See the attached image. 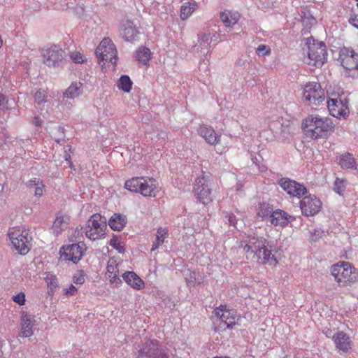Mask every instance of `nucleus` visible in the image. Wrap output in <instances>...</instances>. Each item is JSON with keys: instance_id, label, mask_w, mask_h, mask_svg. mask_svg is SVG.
<instances>
[{"instance_id": "17", "label": "nucleus", "mask_w": 358, "mask_h": 358, "mask_svg": "<svg viewBox=\"0 0 358 358\" xmlns=\"http://www.w3.org/2000/svg\"><path fill=\"white\" fill-rule=\"evenodd\" d=\"M342 66L347 70H358V53L350 48H343L340 52Z\"/></svg>"}, {"instance_id": "15", "label": "nucleus", "mask_w": 358, "mask_h": 358, "mask_svg": "<svg viewBox=\"0 0 358 358\" xmlns=\"http://www.w3.org/2000/svg\"><path fill=\"white\" fill-rule=\"evenodd\" d=\"M278 184L290 196L301 198L307 192L304 185L289 178H282L278 180Z\"/></svg>"}, {"instance_id": "48", "label": "nucleus", "mask_w": 358, "mask_h": 358, "mask_svg": "<svg viewBox=\"0 0 358 358\" xmlns=\"http://www.w3.org/2000/svg\"><path fill=\"white\" fill-rule=\"evenodd\" d=\"M323 234V231L320 229H315L313 232H311V241L315 242L318 241L322 236Z\"/></svg>"}, {"instance_id": "25", "label": "nucleus", "mask_w": 358, "mask_h": 358, "mask_svg": "<svg viewBox=\"0 0 358 358\" xmlns=\"http://www.w3.org/2000/svg\"><path fill=\"white\" fill-rule=\"evenodd\" d=\"M273 245L267 241L266 246L262 249L261 257H255V260H262L263 264H268L270 265L275 264L277 263L276 259L273 253Z\"/></svg>"}, {"instance_id": "21", "label": "nucleus", "mask_w": 358, "mask_h": 358, "mask_svg": "<svg viewBox=\"0 0 358 358\" xmlns=\"http://www.w3.org/2000/svg\"><path fill=\"white\" fill-rule=\"evenodd\" d=\"M198 133L210 145H215L220 141V136L211 127L201 125L198 130Z\"/></svg>"}, {"instance_id": "27", "label": "nucleus", "mask_w": 358, "mask_h": 358, "mask_svg": "<svg viewBox=\"0 0 358 358\" xmlns=\"http://www.w3.org/2000/svg\"><path fill=\"white\" fill-rule=\"evenodd\" d=\"M69 217L58 213L52 225L53 233L57 236L68 227Z\"/></svg>"}, {"instance_id": "11", "label": "nucleus", "mask_w": 358, "mask_h": 358, "mask_svg": "<svg viewBox=\"0 0 358 358\" xmlns=\"http://www.w3.org/2000/svg\"><path fill=\"white\" fill-rule=\"evenodd\" d=\"M136 358H168V355L159 348L157 340H148L138 350Z\"/></svg>"}, {"instance_id": "42", "label": "nucleus", "mask_w": 358, "mask_h": 358, "mask_svg": "<svg viewBox=\"0 0 358 358\" xmlns=\"http://www.w3.org/2000/svg\"><path fill=\"white\" fill-rule=\"evenodd\" d=\"M1 98V110H8L12 108V103H14L13 99H8L5 95L0 94Z\"/></svg>"}, {"instance_id": "54", "label": "nucleus", "mask_w": 358, "mask_h": 358, "mask_svg": "<svg viewBox=\"0 0 358 358\" xmlns=\"http://www.w3.org/2000/svg\"><path fill=\"white\" fill-rule=\"evenodd\" d=\"M116 242L117 241L114 238L111 239L110 241V245L113 247V248H117V250H119V248L117 247H116Z\"/></svg>"}, {"instance_id": "20", "label": "nucleus", "mask_w": 358, "mask_h": 358, "mask_svg": "<svg viewBox=\"0 0 358 358\" xmlns=\"http://www.w3.org/2000/svg\"><path fill=\"white\" fill-rule=\"evenodd\" d=\"M34 316L23 312L21 315V330L19 334L20 337H30L33 334Z\"/></svg>"}, {"instance_id": "3", "label": "nucleus", "mask_w": 358, "mask_h": 358, "mask_svg": "<svg viewBox=\"0 0 358 358\" xmlns=\"http://www.w3.org/2000/svg\"><path fill=\"white\" fill-rule=\"evenodd\" d=\"M331 273L340 286H348L358 282V269L349 262H340L334 264Z\"/></svg>"}, {"instance_id": "39", "label": "nucleus", "mask_w": 358, "mask_h": 358, "mask_svg": "<svg viewBox=\"0 0 358 358\" xmlns=\"http://www.w3.org/2000/svg\"><path fill=\"white\" fill-rule=\"evenodd\" d=\"M195 4L191 6L189 3H185L180 9V18L182 20H186L194 10Z\"/></svg>"}, {"instance_id": "26", "label": "nucleus", "mask_w": 358, "mask_h": 358, "mask_svg": "<svg viewBox=\"0 0 358 358\" xmlns=\"http://www.w3.org/2000/svg\"><path fill=\"white\" fill-rule=\"evenodd\" d=\"M338 160L343 169H357V161L352 153L344 152L339 155Z\"/></svg>"}, {"instance_id": "50", "label": "nucleus", "mask_w": 358, "mask_h": 358, "mask_svg": "<svg viewBox=\"0 0 358 358\" xmlns=\"http://www.w3.org/2000/svg\"><path fill=\"white\" fill-rule=\"evenodd\" d=\"M77 290H78L77 288L74 285H71L68 288L64 289V291H65L64 294L66 295L71 296V295L75 294L76 293Z\"/></svg>"}, {"instance_id": "43", "label": "nucleus", "mask_w": 358, "mask_h": 358, "mask_svg": "<svg viewBox=\"0 0 358 358\" xmlns=\"http://www.w3.org/2000/svg\"><path fill=\"white\" fill-rule=\"evenodd\" d=\"M256 53L258 56L268 55L271 54V49L268 45L261 44L256 48Z\"/></svg>"}, {"instance_id": "28", "label": "nucleus", "mask_w": 358, "mask_h": 358, "mask_svg": "<svg viewBox=\"0 0 358 358\" xmlns=\"http://www.w3.org/2000/svg\"><path fill=\"white\" fill-rule=\"evenodd\" d=\"M83 84L80 82H74L65 90L64 98L74 99L83 94Z\"/></svg>"}, {"instance_id": "18", "label": "nucleus", "mask_w": 358, "mask_h": 358, "mask_svg": "<svg viewBox=\"0 0 358 358\" xmlns=\"http://www.w3.org/2000/svg\"><path fill=\"white\" fill-rule=\"evenodd\" d=\"M295 220V217L288 215L285 211L277 209L270 215L269 222L271 224L277 227H286L289 222Z\"/></svg>"}, {"instance_id": "49", "label": "nucleus", "mask_w": 358, "mask_h": 358, "mask_svg": "<svg viewBox=\"0 0 358 358\" xmlns=\"http://www.w3.org/2000/svg\"><path fill=\"white\" fill-rule=\"evenodd\" d=\"M348 21L350 24L358 29V15H351Z\"/></svg>"}, {"instance_id": "13", "label": "nucleus", "mask_w": 358, "mask_h": 358, "mask_svg": "<svg viewBox=\"0 0 358 358\" xmlns=\"http://www.w3.org/2000/svg\"><path fill=\"white\" fill-rule=\"evenodd\" d=\"M327 107L330 114L336 117L345 118L348 116V100L347 98H332L327 101Z\"/></svg>"}, {"instance_id": "1", "label": "nucleus", "mask_w": 358, "mask_h": 358, "mask_svg": "<svg viewBox=\"0 0 358 358\" xmlns=\"http://www.w3.org/2000/svg\"><path fill=\"white\" fill-rule=\"evenodd\" d=\"M302 128L304 134L311 139L325 138L329 131L334 129L331 119L318 115H311L303 120Z\"/></svg>"}, {"instance_id": "8", "label": "nucleus", "mask_w": 358, "mask_h": 358, "mask_svg": "<svg viewBox=\"0 0 358 358\" xmlns=\"http://www.w3.org/2000/svg\"><path fill=\"white\" fill-rule=\"evenodd\" d=\"M215 316L219 319L220 324L215 327V331L231 329L236 324L239 319L236 310L227 308L226 306H220L214 310Z\"/></svg>"}, {"instance_id": "33", "label": "nucleus", "mask_w": 358, "mask_h": 358, "mask_svg": "<svg viewBox=\"0 0 358 358\" xmlns=\"http://www.w3.org/2000/svg\"><path fill=\"white\" fill-rule=\"evenodd\" d=\"M143 178V177H135L127 180L124 184L125 189L132 192L139 193L140 187L142 186Z\"/></svg>"}, {"instance_id": "10", "label": "nucleus", "mask_w": 358, "mask_h": 358, "mask_svg": "<svg viewBox=\"0 0 358 358\" xmlns=\"http://www.w3.org/2000/svg\"><path fill=\"white\" fill-rule=\"evenodd\" d=\"M97 58L115 64L117 62V50L114 43L108 38H103L95 50Z\"/></svg>"}, {"instance_id": "9", "label": "nucleus", "mask_w": 358, "mask_h": 358, "mask_svg": "<svg viewBox=\"0 0 358 358\" xmlns=\"http://www.w3.org/2000/svg\"><path fill=\"white\" fill-rule=\"evenodd\" d=\"M302 99L303 101L308 102L310 105L319 106L324 101V91L318 83H307L303 88Z\"/></svg>"}, {"instance_id": "16", "label": "nucleus", "mask_w": 358, "mask_h": 358, "mask_svg": "<svg viewBox=\"0 0 358 358\" xmlns=\"http://www.w3.org/2000/svg\"><path fill=\"white\" fill-rule=\"evenodd\" d=\"M322 203L314 195L304 196L300 202V208L302 213L306 216H313L319 213Z\"/></svg>"}, {"instance_id": "5", "label": "nucleus", "mask_w": 358, "mask_h": 358, "mask_svg": "<svg viewBox=\"0 0 358 358\" xmlns=\"http://www.w3.org/2000/svg\"><path fill=\"white\" fill-rule=\"evenodd\" d=\"M106 219L100 214L96 213L87 220L84 232L90 240L95 241L104 237L106 229Z\"/></svg>"}, {"instance_id": "7", "label": "nucleus", "mask_w": 358, "mask_h": 358, "mask_svg": "<svg viewBox=\"0 0 358 358\" xmlns=\"http://www.w3.org/2000/svg\"><path fill=\"white\" fill-rule=\"evenodd\" d=\"M43 63L50 68H63L66 64V54L59 45H52L42 50Z\"/></svg>"}, {"instance_id": "34", "label": "nucleus", "mask_w": 358, "mask_h": 358, "mask_svg": "<svg viewBox=\"0 0 358 358\" xmlns=\"http://www.w3.org/2000/svg\"><path fill=\"white\" fill-rule=\"evenodd\" d=\"M167 230L164 228L159 227L157 229L156 234V240L152 245L151 250H156L160 245H162L167 236Z\"/></svg>"}, {"instance_id": "52", "label": "nucleus", "mask_w": 358, "mask_h": 358, "mask_svg": "<svg viewBox=\"0 0 358 358\" xmlns=\"http://www.w3.org/2000/svg\"><path fill=\"white\" fill-rule=\"evenodd\" d=\"M64 157L65 159V160L68 162V164H69L70 167L71 169L73 168V164L71 162V155L66 152L65 151L64 152Z\"/></svg>"}, {"instance_id": "32", "label": "nucleus", "mask_w": 358, "mask_h": 358, "mask_svg": "<svg viewBox=\"0 0 358 358\" xmlns=\"http://www.w3.org/2000/svg\"><path fill=\"white\" fill-rule=\"evenodd\" d=\"M48 94V91L43 89H39L34 92V102L36 104V108L38 110H42V106L49 102Z\"/></svg>"}, {"instance_id": "14", "label": "nucleus", "mask_w": 358, "mask_h": 358, "mask_svg": "<svg viewBox=\"0 0 358 358\" xmlns=\"http://www.w3.org/2000/svg\"><path fill=\"white\" fill-rule=\"evenodd\" d=\"M194 192L197 199L203 204H208L212 201L211 188L209 182L203 176L196 180Z\"/></svg>"}, {"instance_id": "35", "label": "nucleus", "mask_w": 358, "mask_h": 358, "mask_svg": "<svg viewBox=\"0 0 358 358\" xmlns=\"http://www.w3.org/2000/svg\"><path fill=\"white\" fill-rule=\"evenodd\" d=\"M150 53L149 48L146 47H140L136 52V59L143 64H146L150 59Z\"/></svg>"}, {"instance_id": "38", "label": "nucleus", "mask_w": 358, "mask_h": 358, "mask_svg": "<svg viewBox=\"0 0 358 358\" xmlns=\"http://www.w3.org/2000/svg\"><path fill=\"white\" fill-rule=\"evenodd\" d=\"M347 183L346 180L336 178L334 182V190L339 195H343L345 191Z\"/></svg>"}, {"instance_id": "56", "label": "nucleus", "mask_w": 358, "mask_h": 358, "mask_svg": "<svg viewBox=\"0 0 358 358\" xmlns=\"http://www.w3.org/2000/svg\"><path fill=\"white\" fill-rule=\"evenodd\" d=\"M357 6H358V1H357Z\"/></svg>"}, {"instance_id": "30", "label": "nucleus", "mask_w": 358, "mask_h": 358, "mask_svg": "<svg viewBox=\"0 0 358 358\" xmlns=\"http://www.w3.org/2000/svg\"><path fill=\"white\" fill-rule=\"evenodd\" d=\"M26 186L34 190L35 196H41L43 194L45 185L40 178H34L26 182Z\"/></svg>"}, {"instance_id": "51", "label": "nucleus", "mask_w": 358, "mask_h": 358, "mask_svg": "<svg viewBox=\"0 0 358 358\" xmlns=\"http://www.w3.org/2000/svg\"><path fill=\"white\" fill-rule=\"evenodd\" d=\"M113 272H119L117 265L113 266L111 264H108L107 266V272L106 273H113Z\"/></svg>"}, {"instance_id": "37", "label": "nucleus", "mask_w": 358, "mask_h": 358, "mask_svg": "<svg viewBox=\"0 0 358 358\" xmlns=\"http://www.w3.org/2000/svg\"><path fill=\"white\" fill-rule=\"evenodd\" d=\"M273 211L272 207L268 203H263L259 204L257 215L264 220L268 219L269 220L270 215Z\"/></svg>"}, {"instance_id": "40", "label": "nucleus", "mask_w": 358, "mask_h": 358, "mask_svg": "<svg viewBox=\"0 0 358 358\" xmlns=\"http://www.w3.org/2000/svg\"><path fill=\"white\" fill-rule=\"evenodd\" d=\"M224 222L227 224H229V226H232L235 229H238V220H237L235 217V215L232 213L224 212Z\"/></svg>"}, {"instance_id": "4", "label": "nucleus", "mask_w": 358, "mask_h": 358, "mask_svg": "<svg viewBox=\"0 0 358 358\" xmlns=\"http://www.w3.org/2000/svg\"><path fill=\"white\" fill-rule=\"evenodd\" d=\"M8 235L13 248L19 254L24 255L29 252L32 238L29 236L28 229L13 227L9 229Z\"/></svg>"}, {"instance_id": "55", "label": "nucleus", "mask_w": 358, "mask_h": 358, "mask_svg": "<svg viewBox=\"0 0 358 358\" xmlns=\"http://www.w3.org/2000/svg\"><path fill=\"white\" fill-rule=\"evenodd\" d=\"M64 141V138H58V139H55V141L57 143H61L62 141Z\"/></svg>"}, {"instance_id": "36", "label": "nucleus", "mask_w": 358, "mask_h": 358, "mask_svg": "<svg viewBox=\"0 0 358 358\" xmlns=\"http://www.w3.org/2000/svg\"><path fill=\"white\" fill-rule=\"evenodd\" d=\"M132 81L127 75L121 76L118 80L117 87L125 92H129L131 90Z\"/></svg>"}, {"instance_id": "31", "label": "nucleus", "mask_w": 358, "mask_h": 358, "mask_svg": "<svg viewBox=\"0 0 358 358\" xmlns=\"http://www.w3.org/2000/svg\"><path fill=\"white\" fill-rule=\"evenodd\" d=\"M220 18L226 27H231L238 22L239 15L238 13L225 10L220 14Z\"/></svg>"}, {"instance_id": "41", "label": "nucleus", "mask_w": 358, "mask_h": 358, "mask_svg": "<svg viewBox=\"0 0 358 358\" xmlns=\"http://www.w3.org/2000/svg\"><path fill=\"white\" fill-rule=\"evenodd\" d=\"M106 275L111 285L117 287L122 285V281L119 277V272L106 273Z\"/></svg>"}, {"instance_id": "57", "label": "nucleus", "mask_w": 358, "mask_h": 358, "mask_svg": "<svg viewBox=\"0 0 358 358\" xmlns=\"http://www.w3.org/2000/svg\"><path fill=\"white\" fill-rule=\"evenodd\" d=\"M357 1H358V0H356Z\"/></svg>"}, {"instance_id": "47", "label": "nucleus", "mask_w": 358, "mask_h": 358, "mask_svg": "<svg viewBox=\"0 0 358 358\" xmlns=\"http://www.w3.org/2000/svg\"><path fill=\"white\" fill-rule=\"evenodd\" d=\"M13 300L20 306L24 305L25 303V294L23 292H20V294L13 296Z\"/></svg>"}, {"instance_id": "24", "label": "nucleus", "mask_w": 358, "mask_h": 358, "mask_svg": "<svg viewBox=\"0 0 358 358\" xmlns=\"http://www.w3.org/2000/svg\"><path fill=\"white\" fill-rule=\"evenodd\" d=\"M122 278L132 288L140 290L144 287V282L134 271H127L122 274Z\"/></svg>"}, {"instance_id": "6", "label": "nucleus", "mask_w": 358, "mask_h": 358, "mask_svg": "<svg viewBox=\"0 0 358 358\" xmlns=\"http://www.w3.org/2000/svg\"><path fill=\"white\" fill-rule=\"evenodd\" d=\"M266 239L256 234L249 235L247 239L241 242V247L247 259L255 260V257H261L262 249L266 246Z\"/></svg>"}, {"instance_id": "44", "label": "nucleus", "mask_w": 358, "mask_h": 358, "mask_svg": "<svg viewBox=\"0 0 358 358\" xmlns=\"http://www.w3.org/2000/svg\"><path fill=\"white\" fill-rule=\"evenodd\" d=\"M211 37L210 34H201L199 36V42L201 45L207 47L211 42Z\"/></svg>"}, {"instance_id": "2", "label": "nucleus", "mask_w": 358, "mask_h": 358, "mask_svg": "<svg viewBox=\"0 0 358 358\" xmlns=\"http://www.w3.org/2000/svg\"><path fill=\"white\" fill-rule=\"evenodd\" d=\"M303 62L308 65L321 67L327 59L326 45L323 42L308 39L306 48L303 49Z\"/></svg>"}, {"instance_id": "46", "label": "nucleus", "mask_w": 358, "mask_h": 358, "mask_svg": "<svg viewBox=\"0 0 358 358\" xmlns=\"http://www.w3.org/2000/svg\"><path fill=\"white\" fill-rule=\"evenodd\" d=\"M73 281L76 284L82 285L85 282V273L83 271H79L76 274L74 275Z\"/></svg>"}, {"instance_id": "22", "label": "nucleus", "mask_w": 358, "mask_h": 358, "mask_svg": "<svg viewBox=\"0 0 358 358\" xmlns=\"http://www.w3.org/2000/svg\"><path fill=\"white\" fill-rule=\"evenodd\" d=\"M336 347L339 350L347 352L351 348V341L349 336L343 331H339L333 336Z\"/></svg>"}, {"instance_id": "29", "label": "nucleus", "mask_w": 358, "mask_h": 358, "mask_svg": "<svg viewBox=\"0 0 358 358\" xmlns=\"http://www.w3.org/2000/svg\"><path fill=\"white\" fill-rule=\"evenodd\" d=\"M127 223L125 215L115 213L108 220V225L115 231H121Z\"/></svg>"}, {"instance_id": "19", "label": "nucleus", "mask_w": 358, "mask_h": 358, "mask_svg": "<svg viewBox=\"0 0 358 358\" xmlns=\"http://www.w3.org/2000/svg\"><path fill=\"white\" fill-rule=\"evenodd\" d=\"M120 34L126 41H132L138 35V31L131 20L123 21L120 27Z\"/></svg>"}, {"instance_id": "45", "label": "nucleus", "mask_w": 358, "mask_h": 358, "mask_svg": "<svg viewBox=\"0 0 358 358\" xmlns=\"http://www.w3.org/2000/svg\"><path fill=\"white\" fill-rule=\"evenodd\" d=\"M70 57L73 62L78 64L83 63L85 61L83 55L79 52H71L70 55Z\"/></svg>"}, {"instance_id": "23", "label": "nucleus", "mask_w": 358, "mask_h": 358, "mask_svg": "<svg viewBox=\"0 0 358 358\" xmlns=\"http://www.w3.org/2000/svg\"><path fill=\"white\" fill-rule=\"evenodd\" d=\"M157 192L156 180L152 178H144L139 193L144 196L155 197Z\"/></svg>"}, {"instance_id": "12", "label": "nucleus", "mask_w": 358, "mask_h": 358, "mask_svg": "<svg viewBox=\"0 0 358 358\" xmlns=\"http://www.w3.org/2000/svg\"><path fill=\"white\" fill-rule=\"evenodd\" d=\"M86 250L85 244L83 241L73 243L61 249V258L76 264L81 259Z\"/></svg>"}, {"instance_id": "53", "label": "nucleus", "mask_w": 358, "mask_h": 358, "mask_svg": "<svg viewBox=\"0 0 358 358\" xmlns=\"http://www.w3.org/2000/svg\"><path fill=\"white\" fill-rule=\"evenodd\" d=\"M32 123L35 124L36 127H40L41 125V120L38 117H34L32 120Z\"/></svg>"}]
</instances>
